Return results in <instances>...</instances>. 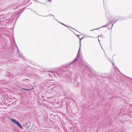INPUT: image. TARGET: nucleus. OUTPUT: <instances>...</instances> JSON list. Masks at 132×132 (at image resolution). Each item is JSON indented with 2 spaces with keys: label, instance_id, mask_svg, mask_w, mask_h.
Returning <instances> with one entry per match:
<instances>
[{
  "label": "nucleus",
  "instance_id": "16",
  "mask_svg": "<svg viewBox=\"0 0 132 132\" xmlns=\"http://www.w3.org/2000/svg\"><path fill=\"white\" fill-rule=\"evenodd\" d=\"M52 74H53L52 73H51V74H49V75H50L52 77Z\"/></svg>",
  "mask_w": 132,
  "mask_h": 132
},
{
  "label": "nucleus",
  "instance_id": "3",
  "mask_svg": "<svg viewBox=\"0 0 132 132\" xmlns=\"http://www.w3.org/2000/svg\"><path fill=\"white\" fill-rule=\"evenodd\" d=\"M11 120L15 124L17 121H16L14 119H11Z\"/></svg>",
  "mask_w": 132,
  "mask_h": 132
},
{
  "label": "nucleus",
  "instance_id": "21",
  "mask_svg": "<svg viewBox=\"0 0 132 132\" xmlns=\"http://www.w3.org/2000/svg\"><path fill=\"white\" fill-rule=\"evenodd\" d=\"M98 41H99V42H100V40L98 39Z\"/></svg>",
  "mask_w": 132,
  "mask_h": 132
},
{
  "label": "nucleus",
  "instance_id": "23",
  "mask_svg": "<svg viewBox=\"0 0 132 132\" xmlns=\"http://www.w3.org/2000/svg\"><path fill=\"white\" fill-rule=\"evenodd\" d=\"M118 69V70L119 71V70Z\"/></svg>",
  "mask_w": 132,
  "mask_h": 132
},
{
  "label": "nucleus",
  "instance_id": "14",
  "mask_svg": "<svg viewBox=\"0 0 132 132\" xmlns=\"http://www.w3.org/2000/svg\"><path fill=\"white\" fill-rule=\"evenodd\" d=\"M117 21V20H116L115 22H114L113 23V24L112 25V27L113 25V24L116 22Z\"/></svg>",
  "mask_w": 132,
  "mask_h": 132
},
{
  "label": "nucleus",
  "instance_id": "24",
  "mask_svg": "<svg viewBox=\"0 0 132 132\" xmlns=\"http://www.w3.org/2000/svg\"><path fill=\"white\" fill-rule=\"evenodd\" d=\"M48 72H51V71H48Z\"/></svg>",
  "mask_w": 132,
  "mask_h": 132
},
{
  "label": "nucleus",
  "instance_id": "1",
  "mask_svg": "<svg viewBox=\"0 0 132 132\" xmlns=\"http://www.w3.org/2000/svg\"><path fill=\"white\" fill-rule=\"evenodd\" d=\"M81 46V42H80V47H79V50L78 51L77 55V58L78 57L79 55L80 52V50ZM77 60V58H76V59H75V60L73 61L72 62H75V61H76Z\"/></svg>",
  "mask_w": 132,
  "mask_h": 132
},
{
  "label": "nucleus",
  "instance_id": "13",
  "mask_svg": "<svg viewBox=\"0 0 132 132\" xmlns=\"http://www.w3.org/2000/svg\"><path fill=\"white\" fill-rule=\"evenodd\" d=\"M117 21V20H116L115 22H114L113 23V24L112 25V27L113 25V24L116 22Z\"/></svg>",
  "mask_w": 132,
  "mask_h": 132
},
{
  "label": "nucleus",
  "instance_id": "17",
  "mask_svg": "<svg viewBox=\"0 0 132 132\" xmlns=\"http://www.w3.org/2000/svg\"><path fill=\"white\" fill-rule=\"evenodd\" d=\"M16 48H17V49L18 51V52H19V50L18 47L16 46Z\"/></svg>",
  "mask_w": 132,
  "mask_h": 132
},
{
  "label": "nucleus",
  "instance_id": "6",
  "mask_svg": "<svg viewBox=\"0 0 132 132\" xmlns=\"http://www.w3.org/2000/svg\"><path fill=\"white\" fill-rule=\"evenodd\" d=\"M18 126H19L20 128L21 129H23V128L22 126L19 124V125H18Z\"/></svg>",
  "mask_w": 132,
  "mask_h": 132
},
{
  "label": "nucleus",
  "instance_id": "22",
  "mask_svg": "<svg viewBox=\"0 0 132 132\" xmlns=\"http://www.w3.org/2000/svg\"><path fill=\"white\" fill-rule=\"evenodd\" d=\"M51 15H52V14H51Z\"/></svg>",
  "mask_w": 132,
  "mask_h": 132
},
{
  "label": "nucleus",
  "instance_id": "2",
  "mask_svg": "<svg viewBox=\"0 0 132 132\" xmlns=\"http://www.w3.org/2000/svg\"><path fill=\"white\" fill-rule=\"evenodd\" d=\"M112 22V21H111L110 22L106 24L105 25H104L103 26V27H105L107 25L109 26L110 24H111Z\"/></svg>",
  "mask_w": 132,
  "mask_h": 132
},
{
  "label": "nucleus",
  "instance_id": "18",
  "mask_svg": "<svg viewBox=\"0 0 132 132\" xmlns=\"http://www.w3.org/2000/svg\"><path fill=\"white\" fill-rule=\"evenodd\" d=\"M61 23V24H63V25H64L65 26H66V25H65L64 24H63V23Z\"/></svg>",
  "mask_w": 132,
  "mask_h": 132
},
{
  "label": "nucleus",
  "instance_id": "20",
  "mask_svg": "<svg viewBox=\"0 0 132 132\" xmlns=\"http://www.w3.org/2000/svg\"><path fill=\"white\" fill-rule=\"evenodd\" d=\"M51 1V0H48V1L49 2Z\"/></svg>",
  "mask_w": 132,
  "mask_h": 132
},
{
  "label": "nucleus",
  "instance_id": "11",
  "mask_svg": "<svg viewBox=\"0 0 132 132\" xmlns=\"http://www.w3.org/2000/svg\"><path fill=\"white\" fill-rule=\"evenodd\" d=\"M19 123L18 121H17V122H16V123H15V124H16V125H17L18 126V125H19Z\"/></svg>",
  "mask_w": 132,
  "mask_h": 132
},
{
  "label": "nucleus",
  "instance_id": "8",
  "mask_svg": "<svg viewBox=\"0 0 132 132\" xmlns=\"http://www.w3.org/2000/svg\"><path fill=\"white\" fill-rule=\"evenodd\" d=\"M18 126H19L20 128L21 129H23V128L22 126L19 124V125H18Z\"/></svg>",
  "mask_w": 132,
  "mask_h": 132
},
{
  "label": "nucleus",
  "instance_id": "15",
  "mask_svg": "<svg viewBox=\"0 0 132 132\" xmlns=\"http://www.w3.org/2000/svg\"><path fill=\"white\" fill-rule=\"evenodd\" d=\"M99 29V28H97V29H94L93 30H91V31H93L95 30H96V29Z\"/></svg>",
  "mask_w": 132,
  "mask_h": 132
},
{
  "label": "nucleus",
  "instance_id": "19",
  "mask_svg": "<svg viewBox=\"0 0 132 132\" xmlns=\"http://www.w3.org/2000/svg\"><path fill=\"white\" fill-rule=\"evenodd\" d=\"M100 36L101 37H102V35Z\"/></svg>",
  "mask_w": 132,
  "mask_h": 132
},
{
  "label": "nucleus",
  "instance_id": "10",
  "mask_svg": "<svg viewBox=\"0 0 132 132\" xmlns=\"http://www.w3.org/2000/svg\"><path fill=\"white\" fill-rule=\"evenodd\" d=\"M19 123L18 121H17V122H16V123H15V124H16V125H17L18 126V125H19Z\"/></svg>",
  "mask_w": 132,
  "mask_h": 132
},
{
  "label": "nucleus",
  "instance_id": "7",
  "mask_svg": "<svg viewBox=\"0 0 132 132\" xmlns=\"http://www.w3.org/2000/svg\"><path fill=\"white\" fill-rule=\"evenodd\" d=\"M18 126H19L20 128L21 129H23V128L22 126L19 124V125H18Z\"/></svg>",
  "mask_w": 132,
  "mask_h": 132
},
{
  "label": "nucleus",
  "instance_id": "4",
  "mask_svg": "<svg viewBox=\"0 0 132 132\" xmlns=\"http://www.w3.org/2000/svg\"><path fill=\"white\" fill-rule=\"evenodd\" d=\"M22 89L24 90H26L27 91H29L31 90V89H26L24 88H22Z\"/></svg>",
  "mask_w": 132,
  "mask_h": 132
},
{
  "label": "nucleus",
  "instance_id": "9",
  "mask_svg": "<svg viewBox=\"0 0 132 132\" xmlns=\"http://www.w3.org/2000/svg\"><path fill=\"white\" fill-rule=\"evenodd\" d=\"M85 37H82L80 39L79 43H80V42L81 41V40L83 38H84Z\"/></svg>",
  "mask_w": 132,
  "mask_h": 132
},
{
  "label": "nucleus",
  "instance_id": "5",
  "mask_svg": "<svg viewBox=\"0 0 132 132\" xmlns=\"http://www.w3.org/2000/svg\"><path fill=\"white\" fill-rule=\"evenodd\" d=\"M18 126H19L20 128L21 129H23V128L22 126L19 124V125H18Z\"/></svg>",
  "mask_w": 132,
  "mask_h": 132
},
{
  "label": "nucleus",
  "instance_id": "12",
  "mask_svg": "<svg viewBox=\"0 0 132 132\" xmlns=\"http://www.w3.org/2000/svg\"><path fill=\"white\" fill-rule=\"evenodd\" d=\"M19 57H20V58L22 57V55H21V54H19Z\"/></svg>",
  "mask_w": 132,
  "mask_h": 132
}]
</instances>
